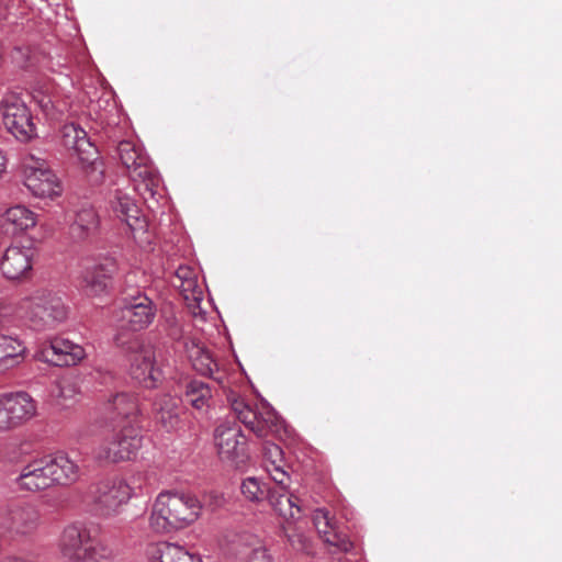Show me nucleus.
<instances>
[{"label": "nucleus", "instance_id": "1", "mask_svg": "<svg viewBox=\"0 0 562 562\" xmlns=\"http://www.w3.org/2000/svg\"><path fill=\"white\" fill-rule=\"evenodd\" d=\"M203 506L191 492L162 491L153 504L149 527L157 533L186 528L200 518Z\"/></svg>", "mask_w": 562, "mask_h": 562}, {"label": "nucleus", "instance_id": "2", "mask_svg": "<svg viewBox=\"0 0 562 562\" xmlns=\"http://www.w3.org/2000/svg\"><path fill=\"white\" fill-rule=\"evenodd\" d=\"M12 306L16 318L34 330L55 328L69 313L59 293L47 288L34 290Z\"/></svg>", "mask_w": 562, "mask_h": 562}, {"label": "nucleus", "instance_id": "3", "mask_svg": "<svg viewBox=\"0 0 562 562\" xmlns=\"http://www.w3.org/2000/svg\"><path fill=\"white\" fill-rule=\"evenodd\" d=\"M57 549L71 562H101L114 557L112 548L98 538L97 529L83 522L65 526L57 539Z\"/></svg>", "mask_w": 562, "mask_h": 562}, {"label": "nucleus", "instance_id": "4", "mask_svg": "<svg viewBox=\"0 0 562 562\" xmlns=\"http://www.w3.org/2000/svg\"><path fill=\"white\" fill-rule=\"evenodd\" d=\"M60 143L76 158L87 179L92 184L104 180V167L97 147L87 132L75 123H67L60 130Z\"/></svg>", "mask_w": 562, "mask_h": 562}, {"label": "nucleus", "instance_id": "5", "mask_svg": "<svg viewBox=\"0 0 562 562\" xmlns=\"http://www.w3.org/2000/svg\"><path fill=\"white\" fill-rule=\"evenodd\" d=\"M117 154L130 171L134 189L143 195L145 201L156 200L161 180L143 148L131 140H122L117 145Z\"/></svg>", "mask_w": 562, "mask_h": 562}, {"label": "nucleus", "instance_id": "6", "mask_svg": "<svg viewBox=\"0 0 562 562\" xmlns=\"http://www.w3.org/2000/svg\"><path fill=\"white\" fill-rule=\"evenodd\" d=\"M19 168L23 184L34 196L53 199L61 194L60 181L44 158L25 154Z\"/></svg>", "mask_w": 562, "mask_h": 562}, {"label": "nucleus", "instance_id": "7", "mask_svg": "<svg viewBox=\"0 0 562 562\" xmlns=\"http://www.w3.org/2000/svg\"><path fill=\"white\" fill-rule=\"evenodd\" d=\"M139 477L114 476L101 481L94 491L93 501L97 510L105 517L115 516L121 513L131 498L136 495V485Z\"/></svg>", "mask_w": 562, "mask_h": 562}, {"label": "nucleus", "instance_id": "8", "mask_svg": "<svg viewBox=\"0 0 562 562\" xmlns=\"http://www.w3.org/2000/svg\"><path fill=\"white\" fill-rule=\"evenodd\" d=\"M0 117L7 131L18 140L27 142L36 136L31 111L19 92L7 91L2 94Z\"/></svg>", "mask_w": 562, "mask_h": 562}, {"label": "nucleus", "instance_id": "9", "mask_svg": "<svg viewBox=\"0 0 562 562\" xmlns=\"http://www.w3.org/2000/svg\"><path fill=\"white\" fill-rule=\"evenodd\" d=\"M227 401L240 423L258 437H267L269 434L281 429L282 420L272 407L262 405L260 409L255 408L244 397L234 392L227 394Z\"/></svg>", "mask_w": 562, "mask_h": 562}, {"label": "nucleus", "instance_id": "10", "mask_svg": "<svg viewBox=\"0 0 562 562\" xmlns=\"http://www.w3.org/2000/svg\"><path fill=\"white\" fill-rule=\"evenodd\" d=\"M156 314L157 306L145 292L132 290L123 293L117 319L126 329L136 333L148 328L154 323Z\"/></svg>", "mask_w": 562, "mask_h": 562}, {"label": "nucleus", "instance_id": "11", "mask_svg": "<svg viewBox=\"0 0 562 562\" xmlns=\"http://www.w3.org/2000/svg\"><path fill=\"white\" fill-rule=\"evenodd\" d=\"M19 322L12 304L0 301V368H13L25 358L24 341L11 330Z\"/></svg>", "mask_w": 562, "mask_h": 562}, {"label": "nucleus", "instance_id": "12", "mask_svg": "<svg viewBox=\"0 0 562 562\" xmlns=\"http://www.w3.org/2000/svg\"><path fill=\"white\" fill-rule=\"evenodd\" d=\"M143 437L134 425L123 426L110 441L101 443L93 450L100 462L119 463L131 460L142 447Z\"/></svg>", "mask_w": 562, "mask_h": 562}, {"label": "nucleus", "instance_id": "13", "mask_svg": "<svg viewBox=\"0 0 562 562\" xmlns=\"http://www.w3.org/2000/svg\"><path fill=\"white\" fill-rule=\"evenodd\" d=\"M127 361L132 379L147 389L157 386L162 376L156 366V355L150 344L135 339L128 348Z\"/></svg>", "mask_w": 562, "mask_h": 562}, {"label": "nucleus", "instance_id": "14", "mask_svg": "<svg viewBox=\"0 0 562 562\" xmlns=\"http://www.w3.org/2000/svg\"><path fill=\"white\" fill-rule=\"evenodd\" d=\"M80 288L89 296H99L108 291L109 282L116 272L113 257H85L80 261Z\"/></svg>", "mask_w": 562, "mask_h": 562}, {"label": "nucleus", "instance_id": "15", "mask_svg": "<svg viewBox=\"0 0 562 562\" xmlns=\"http://www.w3.org/2000/svg\"><path fill=\"white\" fill-rule=\"evenodd\" d=\"M110 207L117 218L126 223L137 243L150 244L148 222L127 192L116 189L110 199Z\"/></svg>", "mask_w": 562, "mask_h": 562}, {"label": "nucleus", "instance_id": "16", "mask_svg": "<svg viewBox=\"0 0 562 562\" xmlns=\"http://www.w3.org/2000/svg\"><path fill=\"white\" fill-rule=\"evenodd\" d=\"M36 414L34 400L25 392L0 395V434L11 431Z\"/></svg>", "mask_w": 562, "mask_h": 562}, {"label": "nucleus", "instance_id": "17", "mask_svg": "<svg viewBox=\"0 0 562 562\" xmlns=\"http://www.w3.org/2000/svg\"><path fill=\"white\" fill-rule=\"evenodd\" d=\"M41 514L36 505L20 502L9 505L0 517V530L12 536L25 537L40 526Z\"/></svg>", "mask_w": 562, "mask_h": 562}, {"label": "nucleus", "instance_id": "18", "mask_svg": "<svg viewBox=\"0 0 562 562\" xmlns=\"http://www.w3.org/2000/svg\"><path fill=\"white\" fill-rule=\"evenodd\" d=\"M214 445L222 461L238 464L247 457V439L235 423L223 422L216 426Z\"/></svg>", "mask_w": 562, "mask_h": 562}, {"label": "nucleus", "instance_id": "19", "mask_svg": "<svg viewBox=\"0 0 562 562\" xmlns=\"http://www.w3.org/2000/svg\"><path fill=\"white\" fill-rule=\"evenodd\" d=\"M35 249L31 246L11 245L1 259L0 271L10 281L29 280L33 273Z\"/></svg>", "mask_w": 562, "mask_h": 562}, {"label": "nucleus", "instance_id": "20", "mask_svg": "<svg viewBox=\"0 0 562 562\" xmlns=\"http://www.w3.org/2000/svg\"><path fill=\"white\" fill-rule=\"evenodd\" d=\"M46 456L32 459L15 479L18 487L27 492L44 491L54 485Z\"/></svg>", "mask_w": 562, "mask_h": 562}, {"label": "nucleus", "instance_id": "21", "mask_svg": "<svg viewBox=\"0 0 562 562\" xmlns=\"http://www.w3.org/2000/svg\"><path fill=\"white\" fill-rule=\"evenodd\" d=\"M86 356L85 349L68 339L56 338L40 352V359L57 367L76 366Z\"/></svg>", "mask_w": 562, "mask_h": 562}, {"label": "nucleus", "instance_id": "22", "mask_svg": "<svg viewBox=\"0 0 562 562\" xmlns=\"http://www.w3.org/2000/svg\"><path fill=\"white\" fill-rule=\"evenodd\" d=\"M313 520L319 537L325 543L335 548L334 552H349L352 549V542L346 533L338 530L326 509H316Z\"/></svg>", "mask_w": 562, "mask_h": 562}, {"label": "nucleus", "instance_id": "23", "mask_svg": "<svg viewBox=\"0 0 562 562\" xmlns=\"http://www.w3.org/2000/svg\"><path fill=\"white\" fill-rule=\"evenodd\" d=\"M54 485H70L80 479L81 470L78 463L65 452L46 456Z\"/></svg>", "mask_w": 562, "mask_h": 562}, {"label": "nucleus", "instance_id": "24", "mask_svg": "<svg viewBox=\"0 0 562 562\" xmlns=\"http://www.w3.org/2000/svg\"><path fill=\"white\" fill-rule=\"evenodd\" d=\"M173 285L178 288L189 306L198 305L203 299V285L198 273L189 266H180L175 272Z\"/></svg>", "mask_w": 562, "mask_h": 562}, {"label": "nucleus", "instance_id": "25", "mask_svg": "<svg viewBox=\"0 0 562 562\" xmlns=\"http://www.w3.org/2000/svg\"><path fill=\"white\" fill-rule=\"evenodd\" d=\"M105 411L111 418H121L126 420L128 425L137 423L140 414L138 400L135 395L130 393H117L110 397L105 405Z\"/></svg>", "mask_w": 562, "mask_h": 562}, {"label": "nucleus", "instance_id": "26", "mask_svg": "<svg viewBox=\"0 0 562 562\" xmlns=\"http://www.w3.org/2000/svg\"><path fill=\"white\" fill-rule=\"evenodd\" d=\"M265 468L277 485L286 488L291 477L286 470L282 449L272 442L263 445Z\"/></svg>", "mask_w": 562, "mask_h": 562}, {"label": "nucleus", "instance_id": "27", "mask_svg": "<svg viewBox=\"0 0 562 562\" xmlns=\"http://www.w3.org/2000/svg\"><path fill=\"white\" fill-rule=\"evenodd\" d=\"M36 214L24 205H15L2 216V227L8 234H21L36 225Z\"/></svg>", "mask_w": 562, "mask_h": 562}, {"label": "nucleus", "instance_id": "28", "mask_svg": "<svg viewBox=\"0 0 562 562\" xmlns=\"http://www.w3.org/2000/svg\"><path fill=\"white\" fill-rule=\"evenodd\" d=\"M157 422L167 430L172 431L179 427V400L170 394L158 396L154 403Z\"/></svg>", "mask_w": 562, "mask_h": 562}, {"label": "nucleus", "instance_id": "29", "mask_svg": "<svg viewBox=\"0 0 562 562\" xmlns=\"http://www.w3.org/2000/svg\"><path fill=\"white\" fill-rule=\"evenodd\" d=\"M186 348L192 367L196 372L202 375L211 376L220 383L223 382L222 375L215 376V373L217 372V363L209 350L193 340L188 342Z\"/></svg>", "mask_w": 562, "mask_h": 562}, {"label": "nucleus", "instance_id": "30", "mask_svg": "<svg viewBox=\"0 0 562 562\" xmlns=\"http://www.w3.org/2000/svg\"><path fill=\"white\" fill-rule=\"evenodd\" d=\"M271 488L268 494L269 504L284 519H294L301 513L297 497L289 492L290 484L284 490L280 485Z\"/></svg>", "mask_w": 562, "mask_h": 562}, {"label": "nucleus", "instance_id": "31", "mask_svg": "<svg viewBox=\"0 0 562 562\" xmlns=\"http://www.w3.org/2000/svg\"><path fill=\"white\" fill-rule=\"evenodd\" d=\"M100 218L97 211L91 206H85L76 212L70 225V234L77 240H85L98 232Z\"/></svg>", "mask_w": 562, "mask_h": 562}, {"label": "nucleus", "instance_id": "32", "mask_svg": "<svg viewBox=\"0 0 562 562\" xmlns=\"http://www.w3.org/2000/svg\"><path fill=\"white\" fill-rule=\"evenodd\" d=\"M150 562H202L200 557L190 553L183 547L159 542L151 548Z\"/></svg>", "mask_w": 562, "mask_h": 562}, {"label": "nucleus", "instance_id": "33", "mask_svg": "<svg viewBox=\"0 0 562 562\" xmlns=\"http://www.w3.org/2000/svg\"><path fill=\"white\" fill-rule=\"evenodd\" d=\"M184 401L194 409L206 413L211 407L212 391L210 386L199 380H191L184 387Z\"/></svg>", "mask_w": 562, "mask_h": 562}, {"label": "nucleus", "instance_id": "34", "mask_svg": "<svg viewBox=\"0 0 562 562\" xmlns=\"http://www.w3.org/2000/svg\"><path fill=\"white\" fill-rule=\"evenodd\" d=\"M270 490L267 483L256 476H248L240 484L243 496L252 503H260L267 498Z\"/></svg>", "mask_w": 562, "mask_h": 562}, {"label": "nucleus", "instance_id": "35", "mask_svg": "<svg viewBox=\"0 0 562 562\" xmlns=\"http://www.w3.org/2000/svg\"><path fill=\"white\" fill-rule=\"evenodd\" d=\"M80 393V389L75 378L63 376L57 382L56 397L67 402L75 400Z\"/></svg>", "mask_w": 562, "mask_h": 562}, {"label": "nucleus", "instance_id": "36", "mask_svg": "<svg viewBox=\"0 0 562 562\" xmlns=\"http://www.w3.org/2000/svg\"><path fill=\"white\" fill-rule=\"evenodd\" d=\"M289 542L297 551L310 552V539L302 532L295 531L288 535Z\"/></svg>", "mask_w": 562, "mask_h": 562}, {"label": "nucleus", "instance_id": "37", "mask_svg": "<svg viewBox=\"0 0 562 562\" xmlns=\"http://www.w3.org/2000/svg\"><path fill=\"white\" fill-rule=\"evenodd\" d=\"M249 562H273L268 549L261 544L255 547L249 554Z\"/></svg>", "mask_w": 562, "mask_h": 562}, {"label": "nucleus", "instance_id": "38", "mask_svg": "<svg viewBox=\"0 0 562 562\" xmlns=\"http://www.w3.org/2000/svg\"><path fill=\"white\" fill-rule=\"evenodd\" d=\"M225 503L223 495L217 492H210L204 495V505L212 512L221 508Z\"/></svg>", "mask_w": 562, "mask_h": 562}, {"label": "nucleus", "instance_id": "39", "mask_svg": "<svg viewBox=\"0 0 562 562\" xmlns=\"http://www.w3.org/2000/svg\"><path fill=\"white\" fill-rule=\"evenodd\" d=\"M7 169V158L3 151L0 150V178L3 176Z\"/></svg>", "mask_w": 562, "mask_h": 562}, {"label": "nucleus", "instance_id": "40", "mask_svg": "<svg viewBox=\"0 0 562 562\" xmlns=\"http://www.w3.org/2000/svg\"><path fill=\"white\" fill-rule=\"evenodd\" d=\"M40 104H41V106H42L46 112H48L50 109H54V108H55V105H54V103L52 102V100H50V99H47V100L42 99V100L40 101Z\"/></svg>", "mask_w": 562, "mask_h": 562}, {"label": "nucleus", "instance_id": "41", "mask_svg": "<svg viewBox=\"0 0 562 562\" xmlns=\"http://www.w3.org/2000/svg\"><path fill=\"white\" fill-rule=\"evenodd\" d=\"M1 562H25V561L22 559H19V558H8V559L2 560Z\"/></svg>", "mask_w": 562, "mask_h": 562}]
</instances>
